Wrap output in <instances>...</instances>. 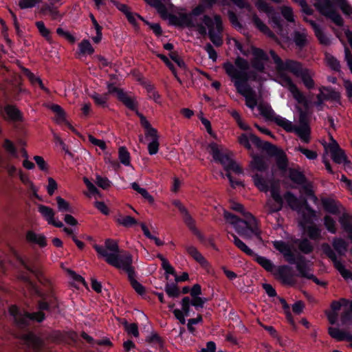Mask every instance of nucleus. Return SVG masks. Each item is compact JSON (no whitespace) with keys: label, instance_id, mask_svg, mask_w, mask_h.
<instances>
[{"label":"nucleus","instance_id":"57","mask_svg":"<svg viewBox=\"0 0 352 352\" xmlns=\"http://www.w3.org/2000/svg\"><path fill=\"white\" fill-rule=\"evenodd\" d=\"M35 25L41 35L44 37L48 42H50L52 40V37L50 36L51 32L50 30L45 27L44 22L42 21H36Z\"/></svg>","mask_w":352,"mask_h":352},{"label":"nucleus","instance_id":"43","mask_svg":"<svg viewBox=\"0 0 352 352\" xmlns=\"http://www.w3.org/2000/svg\"><path fill=\"white\" fill-rule=\"evenodd\" d=\"M272 23L273 28H276L279 32L283 31V20L280 14L275 11V13L268 14Z\"/></svg>","mask_w":352,"mask_h":352},{"label":"nucleus","instance_id":"11","mask_svg":"<svg viewBox=\"0 0 352 352\" xmlns=\"http://www.w3.org/2000/svg\"><path fill=\"white\" fill-rule=\"evenodd\" d=\"M329 149L331 153L332 160L338 164H343L346 168H349L351 162L348 159L344 151L342 149L338 143L333 140L329 145Z\"/></svg>","mask_w":352,"mask_h":352},{"label":"nucleus","instance_id":"31","mask_svg":"<svg viewBox=\"0 0 352 352\" xmlns=\"http://www.w3.org/2000/svg\"><path fill=\"white\" fill-rule=\"evenodd\" d=\"M185 248L187 253L201 265L204 266L207 264L206 259L198 251L197 248L193 245H186Z\"/></svg>","mask_w":352,"mask_h":352},{"label":"nucleus","instance_id":"51","mask_svg":"<svg viewBox=\"0 0 352 352\" xmlns=\"http://www.w3.org/2000/svg\"><path fill=\"white\" fill-rule=\"evenodd\" d=\"M324 226L329 232L336 234L337 232L336 222L334 219L330 215H325L324 217Z\"/></svg>","mask_w":352,"mask_h":352},{"label":"nucleus","instance_id":"16","mask_svg":"<svg viewBox=\"0 0 352 352\" xmlns=\"http://www.w3.org/2000/svg\"><path fill=\"white\" fill-rule=\"evenodd\" d=\"M172 204L178 209L180 214L182 215L184 223L190 230L196 227L195 219L192 217L187 208L179 200H173L172 201Z\"/></svg>","mask_w":352,"mask_h":352},{"label":"nucleus","instance_id":"53","mask_svg":"<svg viewBox=\"0 0 352 352\" xmlns=\"http://www.w3.org/2000/svg\"><path fill=\"white\" fill-rule=\"evenodd\" d=\"M28 77L33 85H38L39 87L44 91L47 94H50V91L49 89H47L43 84L42 80L36 76L33 73L28 71Z\"/></svg>","mask_w":352,"mask_h":352},{"label":"nucleus","instance_id":"12","mask_svg":"<svg viewBox=\"0 0 352 352\" xmlns=\"http://www.w3.org/2000/svg\"><path fill=\"white\" fill-rule=\"evenodd\" d=\"M289 72L296 77L300 78L304 85L308 89H313L314 88L315 82L309 74V69L303 68L300 62L297 61Z\"/></svg>","mask_w":352,"mask_h":352},{"label":"nucleus","instance_id":"35","mask_svg":"<svg viewBox=\"0 0 352 352\" xmlns=\"http://www.w3.org/2000/svg\"><path fill=\"white\" fill-rule=\"evenodd\" d=\"M252 178L254 185L260 191L267 192L269 190V184L261 175L256 173L252 176Z\"/></svg>","mask_w":352,"mask_h":352},{"label":"nucleus","instance_id":"64","mask_svg":"<svg viewBox=\"0 0 352 352\" xmlns=\"http://www.w3.org/2000/svg\"><path fill=\"white\" fill-rule=\"evenodd\" d=\"M296 151L300 152L309 160H316L318 157V153L316 151L309 150L302 146H298L296 147Z\"/></svg>","mask_w":352,"mask_h":352},{"label":"nucleus","instance_id":"21","mask_svg":"<svg viewBox=\"0 0 352 352\" xmlns=\"http://www.w3.org/2000/svg\"><path fill=\"white\" fill-rule=\"evenodd\" d=\"M297 259L294 265H296V270L298 272V276L307 278L310 274V273H309V268L307 263L308 261L300 254H297Z\"/></svg>","mask_w":352,"mask_h":352},{"label":"nucleus","instance_id":"3","mask_svg":"<svg viewBox=\"0 0 352 352\" xmlns=\"http://www.w3.org/2000/svg\"><path fill=\"white\" fill-rule=\"evenodd\" d=\"M201 20L208 28V34L210 41L216 47L221 46L223 44L221 34L223 31L221 16L219 14H215L214 19H212L210 16L204 14Z\"/></svg>","mask_w":352,"mask_h":352},{"label":"nucleus","instance_id":"61","mask_svg":"<svg viewBox=\"0 0 352 352\" xmlns=\"http://www.w3.org/2000/svg\"><path fill=\"white\" fill-rule=\"evenodd\" d=\"M309 237L312 240L318 239L320 236L321 231L319 228L314 225L311 224L306 228Z\"/></svg>","mask_w":352,"mask_h":352},{"label":"nucleus","instance_id":"27","mask_svg":"<svg viewBox=\"0 0 352 352\" xmlns=\"http://www.w3.org/2000/svg\"><path fill=\"white\" fill-rule=\"evenodd\" d=\"M289 178L290 180L298 185H305L307 182V179L304 173L298 169L290 168L289 169Z\"/></svg>","mask_w":352,"mask_h":352},{"label":"nucleus","instance_id":"55","mask_svg":"<svg viewBox=\"0 0 352 352\" xmlns=\"http://www.w3.org/2000/svg\"><path fill=\"white\" fill-rule=\"evenodd\" d=\"M322 250L323 253L329 258L334 263V266L336 265V263H338V262H340L338 260L337 256L335 253V252L333 250L329 244L324 243L322 245Z\"/></svg>","mask_w":352,"mask_h":352},{"label":"nucleus","instance_id":"5","mask_svg":"<svg viewBox=\"0 0 352 352\" xmlns=\"http://www.w3.org/2000/svg\"><path fill=\"white\" fill-rule=\"evenodd\" d=\"M314 6L320 14L331 19L336 25H344V20L335 10L334 3L331 0H314Z\"/></svg>","mask_w":352,"mask_h":352},{"label":"nucleus","instance_id":"7","mask_svg":"<svg viewBox=\"0 0 352 352\" xmlns=\"http://www.w3.org/2000/svg\"><path fill=\"white\" fill-rule=\"evenodd\" d=\"M104 247L99 245L98 244H94L93 248L96 252L102 257L105 258V261L107 263V259L110 256L109 255L114 254L118 256V262L123 258V254H120V250L119 248L118 243L111 239H107L104 241Z\"/></svg>","mask_w":352,"mask_h":352},{"label":"nucleus","instance_id":"52","mask_svg":"<svg viewBox=\"0 0 352 352\" xmlns=\"http://www.w3.org/2000/svg\"><path fill=\"white\" fill-rule=\"evenodd\" d=\"M118 157L120 162L126 166L130 165V153L125 146H120L118 150Z\"/></svg>","mask_w":352,"mask_h":352},{"label":"nucleus","instance_id":"60","mask_svg":"<svg viewBox=\"0 0 352 352\" xmlns=\"http://www.w3.org/2000/svg\"><path fill=\"white\" fill-rule=\"evenodd\" d=\"M256 6L258 9V10L262 11L266 14L275 13L274 8L270 6L264 0H257L256 2Z\"/></svg>","mask_w":352,"mask_h":352},{"label":"nucleus","instance_id":"24","mask_svg":"<svg viewBox=\"0 0 352 352\" xmlns=\"http://www.w3.org/2000/svg\"><path fill=\"white\" fill-rule=\"evenodd\" d=\"M4 111L8 120L10 121L14 122L23 121V114L21 111L15 106L8 104L5 107Z\"/></svg>","mask_w":352,"mask_h":352},{"label":"nucleus","instance_id":"50","mask_svg":"<svg viewBox=\"0 0 352 352\" xmlns=\"http://www.w3.org/2000/svg\"><path fill=\"white\" fill-rule=\"evenodd\" d=\"M78 48L80 53L82 55H91L94 53V47L91 45L89 41L87 39H83L80 43H78Z\"/></svg>","mask_w":352,"mask_h":352},{"label":"nucleus","instance_id":"8","mask_svg":"<svg viewBox=\"0 0 352 352\" xmlns=\"http://www.w3.org/2000/svg\"><path fill=\"white\" fill-rule=\"evenodd\" d=\"M252 53L253 56L250 61L252 67L258 72H264L265 63L270 60L268 55L263 50L254 46H252Z\"/></svg>","mask_w":352,"mask_h":352},{"label":"nucleus","instance_id":"47","mask_svg":"<svg viewBox=\"0 0 352 352\" xmlns=\"http://www.w3.org/2000/svg\"><path fill=\"white\" fill-rule=\"evenodd\" d=\"M293 98L298 102V103L307 106L308 101L303 94V93L299 90L297 86H295L292 89L289 91Z\"/></svg>","mask_w":352,"mask_h":352},{"label":"nucleus","instance_id":"30","mask_svg":"<svg viewBox=\"0 0 352 352\" xmlns=\"http://www.w3.org/2000/svg\"><path fill=\"white\" fill-rule=\"evenodd\" d=\"M252 257H253L254 261L259 264L267 272H272L275 268L273 262L265 256H260L255 253Z\"/></svg>","mask_w":352,"mask_h":352},{"label":"nucleus","instance_id":"37","mask_svg":"<svg viewBox=\"0 0 352 352\" xmlns=\"http://www.w3.org/2000/svg\"><path fill=\"white\" fill-rule=\"evenodd\" d=\"M323 89L327 91V94H322L325 100H331L336 102L340 105L342 104L341 96L338 91L330 87H323Z\"/></svg>","mask_w":352,"mask_h":352},{"label":"nucleus","instance_id":"9","mask_svg":"<svg viewBox=\"0 0 352 352\" xmlns=\"http://www.w3.org/2000/svg\"><path fill=\"white\" fill-rule=\"evenodd\" d=\"M257 107L261 115L267 120L274 122L280 127H283V126H287V119L279 115H276L270 104L267 103H260Z\"/></svg>","mask_w":352,"mask_h":352},{"label":"nucleus","instance_id":"28","mask_svg":"<svg viewBox=\"0 0 352 352\" xmlns=\"http://www.w3.org/2000/svg\"><path fill=\"white\" fill-rule=\"evenodd\" d=\"M324 210L331 214H339L340 210L336 200L331 198L324 197L321 199Z\"/></svg>","mask_w":352,"mask_h":352},{"label":"nucleus","instance_id":"48","mask_svg":"<svg viewBox=\"0 0 352 352\" xmlns=\"http://www.w3.org/2000/svg\"><path fill=\"white\" fill-rule=\"evenodd\" d=\"M90 97L96 105L102 107H106L107 106L108 94L101 95L94 92Z\"/></svg>","mask_w":352,"mask_h":352},{"label":"nucleus","instance_id":"23","mask_svg":"<svg viewBox=\"0 0 352 352\" xmlns=\"http://www.w3.org/2000/svg\"><path fill=\"white\" fill-rule=\"evenodd\" d=\"M255 222L254 220L250 219H242L240 223H238L234 228L237 233L241 236H245L248 234L249 232H254L252 224Z\"/></svg>","mask_w":352,"mask_h":352},{"label":"nucleus","instance_id":"2","mask_svg":"<svg viewBox=\"0 0 352 352\" xmlns=\"http://www.w3.org/2000/svg\"><path fill=\"white\" fill-rule=\"evenodd\" d=\"M223 68L226 74L234 80L235 87H239L243 83H248L251 78V74H255L254 71H248L250 63L248 60L241 56H237L234 60V65L230 61L223 64Z\"/></svg>","mask_w":352,"mask_h":352},{"label":"nucleus","instance_id":"29","mask_svg":"<svg viewBox=\"0 0 352 352\" xmlns=\"http://www.w3.org/2000/svg\"><path fill=\"white\" fill-rule=\"evenodd\" d=\"M284 199L293 210H300L302 206V201H300L291 191H287L284 194Z\"/></svg>","mask_w":352,"mask_h":352},{"label":"nucleus","instance_id":"58","mask_svg":"<svg viewBox=\"0 0 352 352\" xmlns=\"http://www.w3.org/2000/svg\"><path fill=\"white\" fill-rule=\"evenodd\" d=\"M325 58L327 63V65L331 67V69L335 72H340V61L333 56L331 54H326Z\"/></svg>","mask_w":352,"mask_h":352},{"label":"nucleus","instance_id":"40","mask_svg":"<svg viewBox=\"0 0 352 352\" xmlns=\"http://www.w3.org/2000/svg\"><path fill=\"white\" fill-rule=\"evenodd\" d=\"M233 237V243L242 252L245 253L247 255L250 256H252L255 254V252L250 249L248 246L246 245L245 243H243L238 236H236L234 234H232Z\"/></svg>","mask_w":352,"mask_h":352},{"label":"nucleus","instance_id":"62","mask_svg":"<svg viewBox=\"0 0 352 352\" xmlns=\"http://www.w3.org/2000/svg\"><path fill=\"white\" fill-rule=\"evenodd\" d=\"M335 267L339 272V273L341 274L344 279H350L352 280V272L346 269L343 264H342L340 262H338V263H336Z\"/></svg>","mask_w":352,"mask_h":352},{"label":"nucleus","instance_id":"49","mask_svg":"<svg viewBox=\"0 0 352 352\" xmlns=\"http://www.w3.org/2000/svg\"><path fill=\"white\" fill-rule=\"evenodd\" d=\"M49 108L56 113V121L59 123L66 122L65 112L58 104H52Z\"/></svg>","mask_w":352,"mask_h":352},{"label":"nucleus","instance_id":"1","mask_svg":"<svg viewBox=\"0 0 352 352\" xmlns=\"http://www.w3.org/2000/svg\"><path fill=\"white\" fill-rule=\"evenodd\" d=\"M38 295L41 298L37 302L38 311L30 313L25 311L21 312L15 305L10 308V314L13 317L14 322L17 327L20 329L28 327L30 321H36L39 323L43 322L46 318L43 311L50 314L60 313V302L52 289L49 290L47 293L39 292Z\"/></svg>","mask_w":352,"mask_h":352},{"label":"nucleus","instance_id":"63","mask_svg":"<svg viewBox=\"0 0 352 352\" xmlns=\"http://www.w3.org/2000/svg\"><path fill=\"white\" fill-rule=\"evenodd\" d=\"M273 247L283 255L291 249L290 245L284 241H274L272 243Z\"/></svg>","mask_w":352,"mask_h":352},{"label":"nucleus","instance_id":"39","mask_svg":"<svg viewBox=\"0 0 352 352\" xmlns=\"http://www.w3.org/2000/svg\"><path fill=\"white\" fill-rule=\"evenodd\" d=\"M293 41L298 48L302 49L307 43V35L303 32L295 31L293 35Z\"/></svg>","mask_w":352,"mask_h":352},{"label":"nucleus","instance_id":"42","mask_svg":"<svg viewBox=\"0 0 352 352\" xmlns=\"http://www.w3.org/2000/svg\"><path fill=\"white\" fill-rule=\"evenodd\" d=\"M131 185L132 189L140 194L149 204L154 203L153 197L148 193L146 188H141L136 182H133Z\"/></svg>","mask_w":352,"mask_h":352},{"label":"nucleus","instance_id":"36","mask_svg":"<svg viewBox=\"0 0 352 352\" xmlns=\"http://www.w3.org/2000/svg\"><path fill=\"white\" fill-rule=\"evenodd\" d=\"M295 243L298 244L299 250L305 254H309L314 251L312 243L307 238L296 239Z\"/></svg>","mask_w":352,"mask_h":352},{"label":"nucleus","instance_id":"41","mask_svg":"<svg viewBox=\"0 0 352 352\" xmlns=\"http://www.w3.org/2000/svg\"><path fill=\"white\" fill-rule=\"evenodd\" d=\"M89 18L92 22L93 26L96 32V36L92 37V40L95 43H99L102 38V27L99 25L97 20L92 13L89 14Z\"/></svg>","mask_w":352,"mask_h":352},{"label":"nucleus","instance_id":"20","mask_svg":"<svg viewBox=\"0 0 352 352\" xmlns=\"http://www.w3.org/2000/svg\"><path fill=\"white\" fill-rule=\"evenodd\" d=\"M338 221L352 243V216L344 212L339 217Z\"/></svg>","mask_w":352,"mask_h":352},{"label":"nucleus","instance_id":"54","mask_svg":"<svg viewBox=\"0 0 352 352\" xmlns=\"http://www.w3.org/2000/svg\"><path fill=\"white\" fill-rule=\"evenodd\" d=\"M262 150L265 151L269 156L274 157L278 155L282 151V149L278 148L276 146L269 142H265Z\"/></svg>","mask_w":352,"mask_h":352},{"label":"nucleus","instance_id":"32","mask_svg":"<svg viewBox=\"0 0 352 352\" xmlns=\"http://www.w3.org/2000/svg\"><path fill=\"white\" fill-rule=\"evenodd\" d=\"M17 261L25 270L34 275L38 280L41 281V278H43V272L40 269L30 266L21 256L17 257Z\"/></svg>","mask_w":352,"mask_h":352},{"label":"nucleus","instance_id":"14","mask_svg":"<svg viewBox=\"0 0 352 352\" xmlns=\"http://www.w3.org/2000/svg\"><path fill=\"white\" fill-rule=\"evenodd\" d=\"M38 212L48 224L59 228L64 226L61 221L55 220V212L52 208L45 205L38 204Z\"/></svg>","mask_w":352,"mask_h":352},{"label":"nucleus","instance_id":"25","mask_svg":"<svg viewBox=\"0 0 352 352\" xmlns=\"http://www.w3.org/2000/svg\"><path fill=\"white\" fill-rule=\"evenodd\" d=\"M311 28L314 30L315 36L319 41L320 43L324 45H329L331 43L330 38L323 32L322 29L317 23L311 21L310 23Z\"/></svg>","mask_w":352,"mask_h":352},{"label":"nucleus","instance_id":"13","mask_svg":"<svg viewBox=\"0 0 352 352\" xmlns=\"http://www.w3.org/2000/svg\"><path fill=\"white\" fill-rule=\"evenodd\" d=\"M287 126H283V129L287 132H294L305 144H309L311 141V128L310 127H297L294 125L292 122L286 120Z\"/></svg>","mask_w":352,"mask_h":352},{"label":"nucleus","instance_id":"19","mask_svg":"<svg viewBox=\"0 0 352 352\" xmlns=\"http://www.w3.org/2000/svg\"><path fill=\"white\" fill-rule=\"evenodd\" d=\"M328 333L331 338L338 342H352V334L338 327H329L328 328Z\"/></svg>","mask_w":352,"mask_h":352},{"label":"nucleus","instance_id":"10","mask_svg":"<svg viewBox=\"0 0 352 352\" xmlns=\"http://www.w3.org/2000/svg\"><path fill=\"white\" fill-rule=\"evenodd\" d=\"M164 6H166L164 5ZM166 8V7H165ZM167 14L166 16H163L157 10V12L160 14V16L163 19H166L169 17L170 21L172 24L184 27L186 26L189 28H193L194 22L195 20L193 19V17L195 16L194 14H192V11L190 13H180L179 16H177L174 14H169L167 10Z\"/></svg>","mask_w":352,"mask_h":352},{"label":"nucleus","instance_id":"6","mask_svg":"<svg viewBox=\"0 0 352 352\" xmlns=\"http://www.w3.org/2000/svg\"><path fill=\"white\" fill-rule=\"evenodd\" d=\"M107 259V263L117 269H121L127 273L129 280L131 283L133 280H136L135 278V271L134 267L132 266L133 256L131 254L125 252L123 254V258L118 262V256L117 255L111 254Z\"/></svg>","mask_w":352,"mask_h":352},{"label":"nucleus","instance_id":"44","mask_svg":"<svg viewBox=\"0 0 352 352\" xmlns=\"http://www.w3.org/2000/svg\"><path fill=\"white\" fill-rule=\"evenodd\" d=\"M164 291L170 298H178L180 296L181 292L175 283H166L165 285Z\"/></svg>","mask_w":352,"mask_h":352},{"label":"nucleus","instance_id":"17","mask_svg":"<svg viewBox=\"0 0 352 352\" xmlns=\"http://www.w3.org/2000/svg\"><path fill=\"white\" fill-rule=\"evenodd\" d=\"M292 268L287 265H280L278 267L276 272L274 275L281 280L282 283L285 285H293L294 281L293 279V274L292 273Z\"/></svg>","mask_w":352,"mask_h":352},{"label":"nucleus","instance_id":"18","mask_svg":"<svg viewBox=\"0 0 352 352\" xmlns=\"http://www.w3.org/2000/svg\"><path fill=\"white\" fill-rule=\"evenodd\" d=\"M305 209V211L302 213V221L300 224L302 227L305 228V224H312L314 222V219H315L317 217L316 211L311 208V206L309 204L307 199H304L302 200V206Z\"/></svg>","mask_w":352,"mask_h":352},{"label":"nucleus","instance_id":"4","mask_svg":"<svg viewBox=\"0 0 352 352\" xmlns=\"http://www.w3.org/2000/svg\"><path fill=\"white\" fill-rule=\"evenodd\" d=\"M209 153L212 155L214 161L220 164L226 171L232 170L235 173H243L242 168L230 157L228 153H223L215 142L208 144Z\"/></svg>","mask_w":352,"mask_h":352},{"label":"nucleus","instance_id":"46","mask_svg":"<svg viewBox=\"0 0 352 352\" xmlns=\"http://www.w3.org/2000/svg\"><path fill=\"white\" fill-rule=\"evenodd\" d=\"M278 76L282 86L286 87L289 91L292 89L296 85L293 82L290 76L285 72H278Z\"/></svg>","mask_w":352,"mask_h":352},{"label":"nucleus","instance_id":"56","mask_svg":"<svg viewBox=\"0 0 352 352\" xmlns=\"http://www.w3.org/2000/svg\"><path fill=\"white\" fill-rule=\"evenodd\" d=\"M230 208L234 211L241 213L245 219L254 220V217L251 213L245 212L243 206L239 203L232 202L230 204Z\"/></svg>","mask_w":352,"mask_h":352},{"label":"nucleus","instance_id":"15","mask_svg":"<svg viewBox=\"0 0 352 352\" xmlns=\"http://www.w3.org/2000/svg\"><path fill=\"white\" fill-rule=\"evenodd\" d=\"M270 54L276 65L278 72H290L292 68L296 65V60L287 59L285 62L280 58V57L273 50L270 51Z\"/></svg>","mask_w":352,"mask_h":352},{"label":"nucleus","instance_id":"59","mask_svg":"<svg viewBox=\"0 0 352 352\" xmlns=\"http://www.w3.org/2000/svg\"><path fill=\"white\" fill-rule=\"evenodd\" d=\"M146 341L150 344H157L160 351H163L164 349V341L157 333H153L150 336H148L146 339Z\"/></svg>","mask_w":352,"mask_h":352},{"label":"nucleus","instance_id":"38","mask_svg":"<svg viewBox=\"0 0 352 352\" xmlns=\"http://www.w3.org/2000/svg\"><path fill=\"white\" fill-rule=\"evenodd\" d=\"M332 245L333 249L340 255L344 254L348 250V243L342 238H334Z\"/></svg>","mask_w":352,"mask_h":352},{"label":"nucleus","instance_id":"33","mask_svg":"<svg viewBox=\"0 0 352 352\" xmlns=\"http://www.w3.org/2000/svg\"><path fill=\"white\" fill-rule=\"evenodd\" d=\"M251 166L253 169L260 172L266 171L268 169V165L262 156L254 155L251 162Z\"/></svg>","mask_w":352,"mask_h":352},{"label":"nucleus","instance_id":"22","mask_svg":"<svg viewBox=\"0 0 352 352\" xmlns=\"http://www.w3.org/2000/svg\"><path fill=\"white\" fill-rule=\"evenodd\" d=\"M25 238L28 242L38 245L41 248L47 246V239L44 234H37L32 230H28L26 232Z\"/></svg>","mask_w":352,"mask_h":352},{"label":"nucleus","instance_id":"26","mask_svg":"<svg viewBox=\"0 0 352 352\" xmlns=\"http://www.w3.org/2000/svg\"><path fill=\"white\" fill-rule=\"evenodd\" d=\"M217 2V0H201L200 3L192 10V14L195 16H200L206 10L212 8Z\"/></svg>","mask_w":352,"mask_h":352},{"label":"nucleus","instance_id":"45","mask_svg":"<svg viewBox=\"0 0 352 352\" xmlns=\"http://www.w3.org/2000/svg\"><path fill=\"white\" fill-rule=\"evenodd\" d=\"M276 163L279 170L285 171L288 166V159L285 153L282 150L280 153L275 157Z\"/></svg>","mask_w":352,"mask_h":352},{"label":"nucleus","instance_id":"34","mask_svg":"<svg viewBox=\"0 0 352 352\" xmlns=\"http://www.w3.org/2000/svg\"><path fill=\"white\" fill-rule=\"evenodd\" d=\"M118 100L122 102L128 109L133 111H138V103L134 98L129 96L124 91L120 94Z\"/></svg>","mask_w":352,"mask_h":352}]
</instances>
